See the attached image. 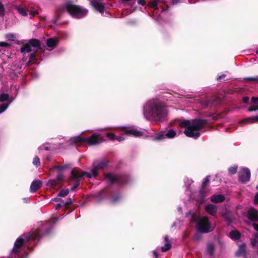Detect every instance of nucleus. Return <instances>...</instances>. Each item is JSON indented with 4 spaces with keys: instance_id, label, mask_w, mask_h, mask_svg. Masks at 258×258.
Instances as JSON below:
<instances>
[{
    "instance_id": "f257e3e1",
    "label": "nucleus",
    "mask_w": 258,
    "mask_h": 258,
    "mask_svg": "<svg viewBox=\"0 0 258 258\" xmlns=\"http://www.w3.org/2000/svg\"><path fill=\"white\" fill-rule=\"evenodd\" d=\"M143 114L147 119L159 121L165 116L166 113L159 100L153 99L145 104Z\"/></svg>"
},
{
    "instance_id": "f03ea898",
    "label": "nucleus",
    "mask_w": 258,
    "mask_h": 258,
    "mask_svg": "<svg viewBox=\"0 0 258 258\" xmlns=\"http://www.w3.org/2000/svg\"><path fill=\"white\" fill-rule=\"evenodd\" d=\"M206 123L205 119H195L191 122L188 120L181 121L178 125L185 128L184 133L187 137L197 139L201 135L200 131Z\"/></svg>"
},
{
    "instance_id": "7ed1b4c3",
    "label": "nucleus",
    "mask_w": 258,
    "mask_h": 258,
    "mask_svg": "<svg viewBox=\"0 0 258 258\" xmlns=\"http://www.w3.org/2000/svg\"><path fill=\"white\" fill-rule=\"evenodd\" d=\"M107 165V162L105 160H102L100 161H95L93 164L92 168L91 173L86 172H81L74 169L72 171V177L75 180L78 179L79 178L86 176L90 178L93 177H95L97 174L98 169H102L105 167Z\"/></svg>"
},
{
    "instance_id": "20e7f679",
    "label": "nucleus",
    "mask_w": 258,
    "mask_h": 258,
    "mask_svg": "<svg viewBox=\"0 0 258 258\" xmlns=\"http://www.w3.org/2000/svg\"><path fill=\"white\" fill-rule=\"evenodd\" d=\"M192 222H196V228L197 230L201 233H207L211 232L212 226L208 217H197L192 214L191 217Z\"/></svg>"
},
{
    "instance_id": "39448f33",
    "label": "nucleus",
    "mask_w": 258,
    "mask_h": 258,
    "mask_svg": "<svg viewBox=\"0 0 258 258\" xmlns=\"http://www.w3.org/2000/svg\"><path fill=\"white\" fill-rule=\"evenodd\" d=\"M66 8L67 11L71 15L77 18H81L84 17L88 13L87 9L71 3L67 4L66 6Z\"/></svg>"
},
{
    "instance_id": "423d86ee",
    "label": "nucleus",
    "mask_w": 258,
    "mask_h": 258,
    "mask_svg": "<svg viewBox=\"0 0 258 258\" xmlns=\"http://www.w3.org/2000/svg\"><path fill=\"white\" fill-rule=\"evenodd\" d=\"M35 236L33 234H26L20 236L15 241L14 247L12 250V254L17 253L20 251V248L23 244L29 241L31 239L34 238Z\"/></svg>"
},
{
    "instance_id": "0eeeda50",
    "label": "nucleus",
    "mask_w": 258,
    "mask_h": 258,
    "mask_svg": "<svg viewBox=\"0 0 258 258\" xmlns=\"http://www.w3.org/2000/svg\"><path fill=\"white\" fill-rule=\"evenodd\" d=\"M125 135L140 137L143 135V133L134 126L123 127L121 130V136H115V140L118 142L123 141L124 140L123 136Z\"/></svg>"
},
{
    "instance_id": "6e6552de",
    "label": "nucleus",
    "mask_w": 258,
    "mask_h": 258,
    "mask_svg": "<svg viewBox=\"0 0 258 258\" xmlns=\"http://www.w3.org/2000/svg\"><path fill=\"white\" fill-rule=\"evenodd\" d=\"M40 42L37 39H31L27 43L25 44L21 49L22 52H36L38 49L40 48Z\"/></svg>"
},
{
    "instance_id": "1a4fd4ad",
    "label": "nucleus",
    "mask_w": 258,
    "mask_h": 258,
    "mask_svg": "<svg viewBox=\"0 0 258 258\" xmlns=\"http://www.w3.org/2000/svg\"><path fill=\"white\" fill-rule=\"evenodd\" d=\"M86 143L89 145H96L105 141L104 138L97 133L93 134L89 138H86Z\"/></svg>"
},
{
    "instance_id": "9d476101",
    "label": "nucleus",
    "mask_w": 258,
    "mask_h": 258,
    "mask_svg": "<svg viewBox=\"0 0 258 258\" xmlns=\"http://www.w3.org/2000/svg\"><path fill=\"white\" fill-rule=\"evenodd\" d=\"M239 179L242 183L248 182L250 178V171L248 168H243L239 172Z\"/></svg>"
},
{
    "instance_id": "9b49d317",
    "label": "nucleus",
    "mask_w": 258,
    "mask_h": 258,
    "mask_svg": "<svg viewBox=\"0 0 258 258\" xmlns=\"http://www.w3.org/2000/svg\"><path fill=\"white\" fill-rule=\"evenodd\" d=\"M176 132L173 130H169L167 133H159L156 135L155 137V139L156 140H161L164 139L165 138H172L174 137L176 135Z\"/></svg>"
},
{
    "instance_id": "f8f14e48",
    "label": "nucleus",
    "mask_w": 258,
    "mask_h": 258,
    "mask_svg": "<svg viewBox=\"0 0 258 258\" xmlns=\"http://www.w3.org/2000/svg\"><path fill=\"white\" fill-rule=\"evenodd\" d=\"M247 218L252 222H256L258 219V211L254 208H250L247 211Z\"/></svg>"
},
{
    "instance_id": "ddd939ff",
    "label": "nucleus",
    "mask_w": 258,
    "mask_h": 258,
    "mask_svg": "<svg viewBox=\"0 0 258 258\" xmlns=\"http://www.w3.org/2000/svg\"><path fill=\"white\" fill-rule=\"evenodd\" d=\"M58 42V39L56 37H53L47 39L46 44L47 50H52L56 45Z\"/></svg>"
},
{
    "instance_id": "4468645a",
    "label": "nucleus",
    "mask_w": 258,
    "mask_h": 258,
    "mask_svg": "<svg viewBox=\"0 0 258 258\" xmlns=\"http://www.w3.org/2000/svg\"><path fill=\"white\" fill-rule=\"evenodd\" d=\"M86 138H83L81 136H77L72 138L70 141L71 144L81 145L83 143H86Z\"/></svg>"
},
{
    "instance_id": "2eb2a0df",
    "label": "nucleus",
    "mask_w": 258,
    "mask_h": 258,
    "mask_svg": "<svg viewBox=\"0 0 258 258\" xmlns=\"http://www.w3.org/2000/svg\"><path fill=\"white\" fill-rule=\"evenodd\" d=\"M256 97H252L251 99V106L248 109V111H254L258 110V100Z\"/></svg>"
},
{
    "instance_id": "dca6fc26",
    "label": "nucleus",
    "mask_w": 258,
    "mask_h": 258,
    "mask_svg": "<svg viewBox=\"0 0 258 258\" xmlns=\"http://www.w3.org/2000/svg\"><path fill=\"white\" fill-rule=\"evenodd\" d=\"M205 211L212 216H214L217 213V207L212 204H208L205 207Z\"/></svg>"
},
{
    "instance_id": "f3484780",
    "label": "nucleus",
    "mask_w": 258,
    "mask_h": 258,
    "mask_svg": "<svg viewBox=\"0 0 258 258\" xmlns=\"http://www.w3.org/2000/svg\"><path fill=\"white\" fill-rule=\"evenodd\" d=\"M225 200V197L221 194L213 195L211 197V201L214 203H222Z\"/></svg>"
},
{
    "instance_id": "a211bd4d",
    "label": "nucleus",
    "mask_w": 258,
    "mask_h": 258,
    "mask_svg": "<svg viewBox=\"0 0 258 258\" xmlns=\"http://www.w3.org/2000/svg\"><path fill=\"white\" fill-rule=\"evenodd\" d=\"M41 187V182L40 180H34L31 183L30 189L31 192H35Z\"/></svg>"
},
{
    "instance_id": "6ab92c4d",
    "label": "nucleus",
    "mask_w": 258,
    "mask_h": 258,
    "mask_svg": "<svg viewBox=\"0 0 258 258\" xmlns=\"http://www.w3.org/2000/svg\"><path fill=\"white\" fill-rule=\"evenodd\" d=\"M236 255L237 256H240L241 255H246V249L245 244H241L238 248V249L236 252Z\"/></svg>"
},
{
    "instance_id": "aec40b11",
    "label": "nucleus",
    "mask_w": 258,
    "mask_h": 258,
    "mask_svg": "<svg viewBox=\"0 0 258 258\" xmlns=\"http://www.w3.org/2000/svg\"><path fill=\"white\" fill-rule=\"evenodd\" d=\"M164 240L166 242L165 244L161 247V250L162 252H165L169 250L171 248V244H170V240L168 237L166 235L164 237Z\"/></svg>"
},
{
    "instance_id": "412c9836",
    "label": "nucleus",
    "mask_w": 258,
    "mask_h": 258,
    "mask_svg": "<svg viewBox=\"0 0 258 258\" xmlns=\"http://www.w3.org/2000/svg\"><path fill=\"white\" fill-rule=\"evenodd\" d=\"M199 195L200 196L199 203L202 204L204 202L205 197L207 196V192L205 188H203V187L201 186L199 190Z\"/></svg>"
},
{
    "instance_id": "4be33fe9",
    "label": "nucleus",
    "mask_w": 258,
    "mask_h": 258,
    "mask_svg": "<svg viewBox=\"0 0 258 258\" xmlns=\"http://www.w3.org/2000/svg\"><path fill=\"white\" fill-rule=\"evenodd\" d=\"M106 178L113 183L119 180V176L112 173H107L106 175Z\"/></svg>"
},
{
    "instance_id": "5701e85b",
    "label": "nucleus",
    "mask_w": 258,
    "mask_h": 258,
    "mask_svg": "<svg viewBox=\"0 0 258 258\" xmlns=\"http://www.w3.org/2000/svg\"><path fill=\"white\" fill-rule=\"evenodd\" d=\"M230 237L234 240H238L240 238L241 234L237 230H232L229 233Z\"/></svg>"
},
{
    "instance_id": "b1692460",
    "label": "nucleus",
    "mask_w": 258,
    "mask_h": 258,
    "mask_svg": "<svg viewBox=\"0 0 258 258\" xmlns=\"http://www.w3.org/2000/svg\"><path fill=\"white\" fill-rule=\"evenodd\" d=\"M222 216L228 223H231L232 222L231 214L229 212H226L222 214Z\"/></svg>"
},
{
    "instance_id": "393cba45",
    "label": "nucleus",
    "mask_w": 258,
    "mask_h": 258,
    "mask_svg": "<svg viewBox=\"0 0 258 258\" xmlns=\"http://www.w3.org/2000/svg\"><path fill=\"white\" fill-rule=\"evenodd\" d=\"M214 249V245L213 244L210 243L208 244L207 251L210 256H212L213 255Z\"/></svg>"
},
{
    "instance_id": "a878e982",
    "label": "nucleus",
    "mask_w": 258,
    "mask_h": 258,
    "mask_svg": "<svg viewBox=\"0 0 258 258\" xmlns=\"http://www.w3.org/2000/svg\"><path fill=\"white\" fill-rule=\"evenodd\" d=\"M12 102V101H9L8 103H3L2 105H0V113H3L9 107L11 103Z\"/></svg>"
},
{
    "instance_id": "bb28decb",
    "label": "nucleus",
    "mask_w": 258,
    "mask_h": 258,
    "mask_svg": "<svg viewBox=\"0 0 258 258\" xmlns=\"http://www.w3.org/2000/svg\"><path fill=\"white\" fill-rule=\"evenodd\" d=\"M5 101H8V103L11 100H9V96L8 94L3 93L0 95V102H3Z\"/></svg>"
},
{
    "instance_id": "cd10ccee",
    "label": "nucleus",
    "mask_w": 258,
    "mask_h": 258,
    "mask_svg": "<svg viewBox=\"0 0 258 258\" xmlns=\"http://www.w3.org/2000/svg\"><path fill=\"white\" fill-rule=\"evenodd\" d=\"M210 175H207L204 179L201 186L202 187H203V188H206L207 186L208 185V183L210 182Z\"/></svg>"
},
{
    "instance_id": "c85d7f7f",
    "label": "nucleus",
    "mask_w": 258,
    "mask_h": 258,
    "mask_svg": "<svg viewBox=\"0 0 258 258\" xmlns=\"http://www.w3.org/2000/svg\"><path fill=\"white\" fill-rule=\"evenodd\" d=\"M238 166H231L228 168V172L230 174H235L237 171Z\"/></svg>"
},
{
    "instance_id": "c756f323",
    "label": "nucleus",
    "mask_w": 258,
    "mask_h": 258,
    "mask_svg": "<svg viewBox=\"0 0 258 258\" xmlns=\"http://www.w3.org/2000/svg\"><path fill=\"white\" fill-rule=\"evenodd\" d=\"M245 121H248L250 123H254L258 122V115L255 116H252L248 117L245 119Z\"/></svg>"
},
{
    "instance_id": "7c9ffc66",
    "label": "nucleus",
    "mask_w": 258,
    "mask_h": 258,
    "mask_svg": "<svg viewBox=\"0 0 258 258\" xmlns=\"http://www.w3.org/2000/svg\"><path fill=\"white\" fill-rule=\"evenodd\" d=\"M17 10L18 13L23 16H26L27 15V13L24 8L21 7H17Z\"/></svg>"
},
{
    "instance_id": "2f4dec72",
    "label": "nucleus",
    "mask_w": 258,
    "mask_h": 258,
    "mask_svg": "<svg viewBox=\"0 0 258 258\" xmlns=\"http://www.w3.org/2000/svg\"><path fill=\"white\" fill-rule=\"evenodd\" d=\"M158 3V0L151 1L148 3V6L150 7L154 8L157 6Z\"/></svg>"
},
{
    "instance_id": "473e14b6",
    "label": "nucleus",
    "mask_w": 258,
    "mask_h": 258,
    "mask_svg": "<svg viewBox=\"0 0 258 258\" xmlns=\"http://www.w3.org/2000/svg\"><path fill=\"white\" fill-rule=\"evenodd\" d=\"M244 80L246 81L258 82V76L254 77H246L244 78Z\"/></svg>"
},
{
    "instance_id": "72a5a7b5",
    "label": "nucleus",
    "mask_w": 258,
    "mask_h": 258,
    "mask_svg": "<svg viewBox=\"0 0 258 258\" xmlns=\"http://www.w3.org/2000/svg\"><path fill=\"white\" fill-rule=\"evenodd\" d=\"M69 190L68 189H63L60 191L58 194V196L60 197H65L68 195Z\"/></svg>"
},
{
    "instance_id": "f704fd0d",
    "label": "nucleus",
    "mask_w": 258,
    "mask_h": 258,
    "mask_svg": "<svg viewBox=\"0 0 258 258\" xmlns=\"http://www.w3.org/2000/svg\"><path fill=\"white\" fill-rule=\"evenodd\" d=\"M106 137L111 141L115 140V136L112 133H108L106 134Z\"/></svg>"
},
{
    "instance_id": "c9c22d12",
    "label": "nucleus",
    "mask_w": 258,
    "mask_h": 258,
    "mask_svg": "<svg viewBox=\"0 0 258 258\" xmlns=\"http://www.w3.org/2000/svg\"><path fill=\"white\" fill-rule=\"evenodd\" d=\"M47 185L50 186H54L57 185V182L55 180H50L48 181Z\"/></svg>"
},
{
    "instance_id": "e433bc0d",
    "label": "nucleus",
    "mask_w": 258,
    "mask_h": 258,
    "mask_svg": "<svg viewBox=\"0 0 258 258\" xmlns=\"http://www.w3.org/2000/svg\"><path fill=\"white\" fill-rule=\"evenodd\" d=\"M251 244L253 247H258V240L256 238H251Z\"/></svg>"
},
{
    "instance_id": "4c0bfd02",
    "label": "nucleus",
    "mask_w": 258,
    "mask_h": 258,
    "mask_svg": "<svg viewBox=\"0 0 258 258\" xmlns=\"http://www.w3.org/2000/svg\"><path fill=\"white\" fill-rule=\"evenodd\" d=\"M33 164L36 166H38L40 165L39 159L37 156H35L33 160Z\"/></svg>"
},
{
    "instance_id": "58836bf2",
    "label": "nucleus",
    "mask_w": 258,
    "mask_h": 258,
    "mask_svg": "<svg viewBox=\"0 0 258 258\" xmlns=\"http://www.w3.org/2000/svg\"><path fill=\"white\" fill-rule=\"evenodd\" d=\"M37 14H38V12L34 9H32L30 11V15L31 16V17H30L31 18L34 17Z\"/></svg>"
},
{
    "instance_id": "ea45409f",
    "label": "nucleus",
    "mask_w": 258,
    "mask_h": 258,
    "mask_svg": "<svg viewBox=\"0 0 258 258\" xmlns=\"http://www.w3.org/2000/svg\"><path fill=\"white\" fill-rule=\"evenodd\" d=\"M4 15V8L3 5L0 2V16Z\"/></svg>"
},
{
    "instance_id": "a19ab883",
    "label": "nucleus",
    "mask_w": 258,
    "mask_h": 258,
    "mask_svg": "<svg viewBox=\"0 0 258 258\" xmlns=\"http://www.w3.org/2000/svg\"><path fill=\"white\" fill-rule=\"evenodd\" d=\"M6 38L10 40H13L14 39V36L13 34H8L6 35Z\"/></svg>"
},
{
    "instance_id": "79ce46f5",
    "label": "nucleus",
    "mask_w": 258,
    "mask_h": 258,
    "mask_svg": "<svg viewBox=\"0 0 258 258\" xmlns=\"http://www.w3.org/2000/svg\"><path fill=\"white\" fill-rule=\"evenodd\" d=\"M9 45H10V44L7 42H0V46L1 47H7Z\"/></svg>"
},
{
    "instance_id": "37998d69",
    "label": "nucleus",
    "mask_w": 258,
    "mask_h": 258,
    "mask_svg": "<svg viewBox=\"0 0 258 258\" xmlns=\"http://www.w3.org/2000/svg\"><path fill=\"white\" fill-rule=\"evenodd\" d=\"M63 179V176L62 174L60 173L57 176V180L60 181Z\"/></svg>"
},
{
    "instance_id": "c03bdc74",
    "label": "nucleus",
    "mask_w": 258,
    "mask_h": 258,
    "mask_svg": "<svg viewBox=\"0 0 258 258\" xmlns=\"http://www.w3.org/2000/svg\"><path fill=\"white\" fill-rule=\"evenodd\" d=\"M249 98L248 96H245L242 99V101L244 103H247L249 101Z\"/></svg>"
},
{
    "instance_id": "a18cd8bd",
    "label": "nucleus",
    "mask_w": 258,
    "mask_h": 258,
    "mask_svg": "<svg viewBox=\"0 0 258 258\" xmlns=\"http://www.w3.org/2000/svg\"><path fill=\"white\" fill-rule=\"evenodd\" d=\"M254 204H258V191L256 193L254 196Z\"/></svg>"
},
{
    "instance_id": "49530a36",
    "label": "nucleus",
    "mask_w": 258,
    "mask_h": 258,
    "mask_svg": "<svg viewBox=\"0 0 258 258\" xmlns=\"http://www.w3.org/2000/svg\"><path fill=\"white\" fill-rule=\"evenodd\" d=\"M35 52H34L31 53L30 54V61H32L34 58H35Z\"/></svg>"
},
{
    "instance_id": "de8ad7c7",
    "label": "nucleus",
    "mask_w": 258,
    "mask_h": 258,
    "mask_svg": "<svg viewBox=\"0 0 258 258\" xmlns=\"http://www.w3.org/2000/svg\"><path fill=\"white\" fill-rule=\"evenodd\" d=\"M252 226L253 227L254 229L258 232V224L255 223H253L252 224Z\"/></svg>"
},
{
    "instance_id": "09e8293b",
    "label": "nucleus",
    "mask_w": 258,
    "mask_h": 258,
    "mask_svg": "<svg viewBox=\"0 0 258 258\" xmlns=\"http://www.w3.org/2000/svg\"><path fill=\"white\" fill-rule=\"evenodd\" d=\"M138 3L142 6H144L146 4L145 0H138Z\"/></svg>"
},
{
    "instance_id": "8fccbe9b",
    "label": "nucleus",
    "mask_w": 258,
    "mask_h": 258,
    "mask_svg": "<svg viewBox=\"0 0 258 258\" xmlns=\"http://www.w3.org/2000/svg\"><path fill=\"white\" fill-rule=\"evenodd\" d=\"M72 203V201L71 199L68 200L64 204L65 205H69Z\"/></svg>"
},
{
    "instance_id": "3c124183",
    "label": "nucleus",
    "mask_w": 258,
    "mask_h": 258,
    "mask_svg": "<svg viewBox=\"0 0 258 258\" xmlns=\"http://www.w3.org/2000/svg\"><path fill=\"white\" fill-rule=\"evenodd\" d=\"M226 76L224 74H223L220 76H219V77L217 78V80L218 81H220L221 79H223Z\"/></svg>"
},
{
    "instance_id": "603ef678",
    "label": "nucleus",
    "mask_w": 258,
    "mask_h": 258,
    "mask_svg": "<svg viewBox=\"0 0 258 258\" xmlns=\"http://www.w3.org/2000/svg\"><path fill=\"white\" fill-rule=\"evenodd\" d=\"M61 207V204H57L55 206V209L56 210H59L60 209V208Z\"/></svg>"
},
{
    "instance_id": "864d4df0",
    "label": "nucleus",
    "mask_w": 258,
    "mask_h": 258,
    "mask_svg": "<svg viewBox=\"0 0 258 258\" xmlns=\"http://www.w3.org/2000/svg\"><path fill=\"white\" fill-rule=\"evenodd\" d=\"M253 236H254L253 238H256L257 240H258V233H254Z\"/></svg>"
},
{
    "instance_id": "5fc2aeb1",
    "label": "nucleus",
    "mask_w": 258,
    "mask_h": 258,
    "mask_svg": "<svg viewBox=\"0 0 258 258\" xmlns=\"http://www.w3.org/2000/svg\"><path fill=\"white\" fill-rule=\"evenodd\" d=\"M153 253L154 254V256L155 257V258H157V256H158V254H157V253L156 251L154 250L153 251Z\"/></svg>"
},
{
    "instance_id": "6e6d98bb",
    "label": "nucleus",
    "mask_w": 258,
    "mask_h": 258,
    "mask_svg": "<svg viewBox=\"0 0 258 258\" xmlns=\"http://www.w3.org/2000/svg\"><path fill=\"white\" fill-rule=\"evenodd\" d=\"M44 149L45 150H49V148L47 146H44Z\"/></svg>"
},
{
    "instance_id": "4d7b16f0",
    "label": "nucleus",
    "mask_w": 258,
    "mask_h": 258,
    "mask_svg": "<svg viewBox=\"0 0 258 258\" xmlns=\"http://www.w3.org/2000/svg\"><path fill=\"white\" fill-rule=\"evenodd\" d=\"M175 226V223H174V224L172 225V227H174V226Z\"/></svg>"
},
{
    "instance_id": "13d9d810",
    "label": "nucleus",
    "mask_w": 258,
    "mask_h": 258,
    "mask_svg": "<svg viewBox=\"0 0 258 258\" xmlns=\"http://www.w3.org/2000/svg\"><path fill=\"white\" fill-rule=\"evenodd\" d=\"M77 186H78V183H77V184H76V185L75 186V187L74 188L76 187Z\"/></svg>"
},
{
    "instance_id": "bf43d9fd",
    "label": "nucleus",
    "mask_w": 258,
    "mask_h": 258,
    "mask_svg": "<svg viewBox=\"0 0 258 258\" xmlns=\"http://www.w3.org/2000/svg\"><path fill=\"white\" fill-rule=\"evenodd\" d=\"M256 53L258 54V49L256 51Z\"/></svg>"
},
{
    "instance_id": "052dcab7",
    "label": "nucleus",
    "mask_w": 258,
    "mask_h": 258,
    "mask_svg": "<svg viewBox=\"0 0 258 258\" xmlns=\"http://www.w3.org/2000/svg\"><path fill=\"white\" fill-rule=\"evenodd\" d=\"M56 168H58V169H60V167H56Z\"/></svg>"
},
{
    "instance_id": "680f3d73",
    "label": "nucleus",
    "mask_w": 258,
    "mask_h": 258,
    "mask_svg": "<svg viewBox=\"0 0 258 258\" xmlns=\"http://www.w3.org/2000/svg\"><path fill=\"white\" fill-rule=\"evenodd\" d=\"M256 188L258 189V185L256 186Z\"/></svg>"
}]
</instances>
